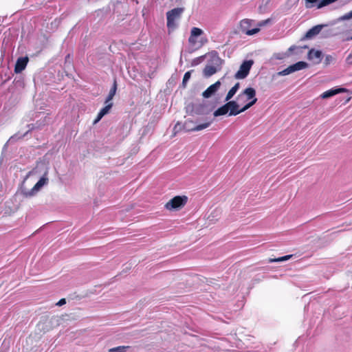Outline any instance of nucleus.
I'll return each mask as SVG.
<instances>
[{
	"label": "nucleus",
	"instance_id": "nucleus-27",
	"mask_svg": "<svg viewBox=\"0 0 352 352\" xmlns=\"http://www.w3.org/2000/svg\"><path fill=\"white\" fill-rule=\"evenodd\" d=\"M318 0H305V6L309 8H311V6L310 4L316 3Z\"/></svg>",
	"mask_w": 352,
	"mask_h": 352
},
{
	"label": "nucleus",
	"instance_id": "nucleus-28",
	"mask_svg": "<svg viewBox=\"0 0 352 352\" xmlns=\"http://www.w3.org/2000/svg\"><path fill=\"white\" fill-rule=\"evenodd\" d=\"M113 97H114V95L109 94L105 101H104V104H109L110 102H111V101L112 100Z\"/></svg>",
	"mask_w": 352,
	"mask_h": 352
},
{
	"label": "nucleus",
	"instance_id": "nucleus-13",
	"mask_svg": "<svg viewBox=\"0 0 352 352\" xmlns=\"http://www.w3.org/2000/svg\"><path fill=\"white\" fill-rule=\"evenodd\" d=\"M112 107L113 102H110L109 104H105V106L103 108H102L99 113H98L96 118L94 121V124H96L97 122H98L102 118L103 116L107 114L109 112L110 109L112 108Z\"/></svg>",
	"mask_w": 352,
	"mask_h": 352
},
{
	"label": "nucleus",
	"instance_id": "nucleus-25",
	"mask_svg": "<svg viewBox=\"0 0 352 352\" xmlns=\"http://www.w3.org/2000/svg\"><path fill=\"white\" fill-rule=\"evenodd\" d=\"M116 91H117V82H116V80H114L113 86L111 87L109 94H113L115 96Z\"/></svg>",
	"mask_w": 352,
	"mask_h": 352
},
{
	"label": "nucleus",
	"instance_id": "nucleus-16",
	"mask_svg": "<svg viewBox=\"0 0 352 352\" xmlns=\"http://www.w3.org/2000/svg\"><path fill=\"white\" fill-rule=\"evenodd\" d=\"M192 111L198 115L207 114V105L205 103H199L193 105Z\"/></svg>",
	"mask_w": 352,
	"mask_h": 352
},
{
	"label": "nucleus",
	"instance_id": "nucleus-1",
	"mask_svg": "<svg viewBox=\"0 0 352 352\" xmlns=\"http://www.w3.org/2000/svg\"><path fill=\"white\" fill-rule=\"evenodd\" d=\"M235 101L238 104L239 114L244 112L257 102L255 89L252 87L246 88L237 96Z\"/></svg>",
	"mask_w": 352,
	"mask_h": 352
},
{
	"label": "nucleus",
	"instance_id": "nucleus-15",
	"mask_svg": "<svg viewBox=\"0 0 352 352\" xmlns=\"http://www.w3.org/2000/svg\"><path fill=\"white\" fill-rule=\"evenodd\" d=\"M324 26L325 25H317L314 26L312 28L307 31V32L305 34V37L307 38H311L314 36H316L321 32L322 29Z\"/></svg>",
	"mask_w": 352,
	"mask_h": 352
},
{
	"label": "nucleus",
	"instance_id": "nucleus-21",
	"mask_svg": "<svg viewBox=\"0 0 352 352\" xmlns=\"http://www.w3.org/2000/svg\"><path fill=\"white\" fill-rule=\"evenodd\" d=\"M337 0H322L321 1H320V3H318V8H321L322 7H324L326 6H328L335 1H336Z\"/></svg>",
	"mask_w": 352,
	"mask_h": 352
},
{
	"label": "nucleus",
	"instance_id": "nucleus-24",
	"mask_svg": "<svg viewBox=\"0 0 352 352\" xmlns=\"http://www.w3.org/2000/svg\"><path fill=\"white\" fill-rule=\"evenodd\" d=\"M209 125H210V122H206V123H204V124H199V125L196 126L194 128V130H195V131H201L202 129H204L208 127Z\"/></svg>",
	"mask_w": 352,
	"mask_h": 352
},
{
	"label": "nucleus",
	"instance_id": "nucleus-22",
	"mask_svg": "<svg viewBox=\"0 0 352 352\" xmlns=\"http://www.w3.org/2000/svg\"><path fill=\"white\" fill-rule=\"evenodd\" d=\"M190 76H191V71H188L185 73L184 78H183V80H182V85L184 87H186V83H187L188 80L190 79Z\"/></svg>",
	"mask_w": 352,
	"mask_h": 352
},
{
	"label": "nucleus",
	"instance_id": "nucleus-7",
	"mask_svg": "<svg viewBox=\"0 0 352 352\" xmlns=\"http://www.w3.org/2000/svg\"><path fill=\"white\" fill-rule=\"evenodd\" d=\"M254 64L252 60H245L240 66L239 71L235 74L234 77L236 79H243L248 76L250 69Z\"/></svg>",
	"mask_w": 352,
	"mask_h": 352
},
{
	"label": "nucleus",
	"instance_id": "nucleus-19",
	"mask_svg": "<svg viewBox=\"0 0 352 352\" xmlns=\"http://www.w3.org/2000/svg\"><path fill=\"white\" fill-rule=\"evenodd\" d=\"M292 256H293V255L290 254V255H286L284 256L278 257L276 258H270L269 263H277V262L285 261H287L289 258H291Z\"/></svg>",
	"mask_w": 352,
	"mask_h": 352
},
{
	"label": "nucleus",
	"instance_id": "nucleus-9",
	"mask_svg": "<svg viewBox=\"0 0 352 352\" xmlns=\"http://www.w3.org/2000/svg\"><path fill=\"white\" fill-rule=\"evenodd\" d=\"M47 173L45 172L43 177L38 181V182L30 190L24 192V195L26 197L34 196L45 184L47 183L48 178L47 177Z\"/></svg>",
	"mask_w": 352,
	"mask_h": 352
},
{
	"label": "nucleus",
	"instance_id": "nucleus-4",
	"mask_svg": "<svg viewBox=\"0 0 352 352\" xmlns=\"http://www.w3.org/2000/svg\"><path fill=\"white\" fill-rule=\"evenodd\" d=\"M237 109L238 104L236 103V101H227V102L225 104L218 108L214 112V116L218 117L220 116H224L227 113H228L230 116H236L239 114V111Z\"/></svg>",
	"mask_w": 352,
	"mask_h": 352
},
{
	"label": "nucleus",
	"instance_id": "nucleus-11",
	"mask_svg": "<svg viewBox=\"0 0 352 352\" xmlns=\"http://www.w3.org/2000/svg\"><path fill=\"white\" fill-rule=\"evenodd\" d=\"M345 91H346V89L345 88L331 89L323 92L320 95V97L323 99H326L332 97L338 94L344 93Z\"/></svg>",
	"mask_w": 352,
	"mask_h": 352
},
{
	"label": "nucleus",
	"instance_id": "nucleus-6",
	"mask_svg": "<svg viewBox=\"0 0 352 352\" xmlns=\"http://www.w3.org/2000/svg\"><path fill=\"white\" fill-rule=\"evenodd\" d=\"M184 12L183 8H176L172 9L166 13L167 26L168 28H174L175 26V21L179 19Z\"/></svg>",
	"mask_w": 352,
	"mask_h": 352
},
{
	"label": "nucleus",
	"instance_id": "nucleus-31",
	"mask_svg": "<svg viewBox=\"0 0 352 352\" xmlns=\"http://www.w3.org/2000/svg\"><path fill=\"white\" fill-rule=\"evenodd\" d=\"M65 303H66V300H65V298H61V299H60V300H59V301H58L56 305L57 306L60 307V306H62V305H65Z\"/></svg>",
	"mask_w": 352,
	"mask_h": 352
},
{
	"label": "nucleus",
	"instance_id": "nucleus-14",
	"mask_svg": "<svg viewBox=\"0 0 352 352\" xmlns=\"http://www.w3.org/2000/svg\"><path fill=\"white\" fill-rule=\"evenodd\" d=\"M203 34L202 30L199 28H192L190 32V36L188 38V41L190 44L195 45L197 42L196 37Z\"/></svg>",
	"mask_w": 352,
	"mask_h": 352
},
{
	"label": "nucleus",
	"instance_id": "nucleus-20",
	"mask_svg": "<svg viewBox=\"0 0 352 352\" xmlns=\"http://www.w3.org/2000/svg\"><path fill=\"white\" fill-rule=\"evenodd\" d=\"M129 348V346H119L110 349L109 352H126V349Z\"/></svg>",
	"mask_w": 352,
	"mask_h": 352
},
{
	"label": "nucleus",
	"instance_id": "nucleus-3",
	"mask_svg": "<svg viewBox=\"0 0 352 352\" xmlns=\"http://www.w3.org/2000/svg\"><path fill=\"white\" fill-rule=\"evenodd\" d=\"M210 61L212 64H207L203 70V74L206 78L214 75L221 69L222 60L217 52L212 54Z\"/></svg>",
	"mask_w": 352,
	"mask_h": 352
},
{
	"label": "nucleus",
	"instance_id": "nucleus-17",
	"mask_svg": "<svg viewBox=\"0 0 352 352\" xmlns=\"http://www.w3.org/2000/svg\"><path fill=\"white\" fill-rule=\"evenodd\" d=\"M322 52L320 50H315L311 49L309 51L308 58L309 60L316 59V63H320L321 62Z\"/></svg>",
	"mask_w": 352,
	"mask_h": 352
},
{
	"label": "nucleus",
	"instance_id": "nucleus-32",
	"mask_svg": "<svg viewBox=\"0 0 352 352\" xmlns=\"http://www.w3.org/2000/svg\"><path fill=\"white\" fill-rule=\"evenodd\" d=\"M239 87H240V84H239V82H236V84L232 87V88H233L236 91H238V89H239Z\"/></svg>",
	"mask_w": 352,
	"mask_h": 352
},
{
	"label": "nucleus",
	"instance_id": "nucleus-26",
	"mask_svg": "<svg viewBox=\"0 0 352 352\" xmlns=\"http://www.w3.org/2000/svg\"><path fill=\"white\" fill-rule=\"evenodd\" d=\"M351 18H352V10L350 11L349 12L344 14L343 16H342L339 19L340 20H348Z\"/></svg>",
	"mask_w": 352,
	"mask_h": 352
},
{
	"label": "nucleus",
	"instance_id": "nucleus-29",
	"mask_svg": "<svg viewBox=\"0 0 352 352\" xmlns=\"http://www.w3.org/2000/svg\"><path fill=\"white\" fill-rule=\"evenodd\" d=\"M333 60V58L331 55H327L325 58V63L327 65Z\"/></svg>",
	"mask_w": 352,
	"mask_h": 352
},
{
	"label": "nucleus",
	"instance_id": "nucleus-10",
	"mask_svg": "<svg viewBox=\"0 0 352 352\" xmlns=\"http://www.w3.org/2000/svg\"><path fill=\"white\" fill-rule=\"evenodd\" d=\"M221 85L220 81H217L214 84L209 86L202 94V96L206 98H210L212 95H213L219 88Z\"/></svg>",
	"mask_w": 352,
	"mask_h": 352
},
{
	"label": "nucleus",
	"instance_id": "nucleus-33",
	"mask_svg": "<svg viewBox=\"0 0 352 352\" xmlns=\"http://www.w3.org/2000/svg\"><path fill=\"white\" fill-rule=\"evenodd\" d=\"M349 40H352V36H351V37H350V38H346V41H349Z\"/></svg>",
	"mask_w": 352,
	"mask_h": 352
},
{
	"label": "nucleus",
	"instance_id": "nucleus-23",
	"mask_svg": "<svg viewBox=\"0 0 352 352\" xmlns=\"http://www.w3.org/2000/svg\"><path fill=\"white\" fill-rule=\"evenodd\" d=\"M236 91L232 87L228 92L226 96V101H230V100L234 96Z\"/></svg>",
	"mask_w": 352,
	"mask_h": 352
},
{
	"label": "nucleus",
	"instance_id": "nucleus-12",
	"mask_svg": "<svg viewBox=\"0 0 352 352\" xmlns=\"http://www.w3.org/2000/svg\"><path fill=\"white\" fill-rule=\"evenodd\" d=\"M28 57H23V58H18V60H16V65H15L14 72L16 73L21 72L23 70L25 69V68L28 64Z\"/></svg>",
	"mask_w": 352,
	"mask_h": 352
},
{
	"label": "nucleus",
	"instance_id": "nucleus-18",
	"mask_svg": "<svg viewBox=\"0 0 352 352\" xmlns=\"http://www.w3.org/2000/svg\"><path fill=\"white\" fill-rule=\"evenodd\" d=\"M306 48H307V46H306V45L304 47H298V46L292 45L288 49V51L285 54V56H289L294 51H296V54H300L302 52V49H306Z\"/></svg>",
	"mask_w": 352,
	"mask_h": 352
},
{
	"label": "nucleus",
	"instance_id": "nucleus-5",
	"mask_svg": "<svg viewBox=\"0 0 352 352\" xmlns=\"http://www.w3.org/2000/svg\"><path fill=\"white\" fill-rule=\"evenodd\" d=\"M188 202V197L186 195L175 196L170 199L164 205V208L169 211L179 210L182 209Z\"/></svg>",
	"mask_w": 352,
	"mask_h": 352
},
{
	"label": "nucleus",
	"instance_id": "nucleus-30",
	"mask_svg": "<svg viewBox=\"0 0 352 352\" xmlns=\"http://www.w3.org/2000/svg\"><path fill=\"white\" fill-rule=\"evenodd\" d=\"M346 62L349 65H352V54H350L346 58Z\"/></svg>",
	"mask_w": 352,
	"mask_h": 352
},
{
	"label": "nucleus",
	"instance_id": "nucleus-8",
	"mask_svg": "<svg viewBox=\"0 0 352 352\" xmlns=\"http://www.w3.org/2000/svg\"><path fill=\"white\" fill-rule=\"evenodd\" d=\"M308 64L304 61H299L294 65H289L286 69L277 73L278 76H286L292 72L301 70L307 67Z\"/></svg>",
	"mask_w": 352,
	"mask_h": 352
},
{
	"label": "nucleus",
	"instance_id": "nucleus-2",
	"mask_svg": "<svg viewBox=\"0 0 352 352\" xmlns=\"http://www.w3.org/2000/svg\"><path fill=\"white\" fill-rule=\"evenodd\" d=\"M271 22L270 19L263 20L257 23V27L251 28L254 23L253 19H244L239 22V30L241 32L248 36H252L258 33L261 28L267 25Z\"/></svg>",
	"mask_w": 352,
	"mask_h": 352
}]
</instances>
